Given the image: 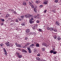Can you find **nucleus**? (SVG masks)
Segmentation results:
<instances>
[{
    "label": "nucleus",
    "instance_id": "nucleus-12",
    "mask_svg": "<svg viewBox=\"0 0 61 61\" xmlns=\"http://www.w3.org/2000/svg\"><path fill=\"white\" fill-rule=\"evenodd\" d=\"M19 58H21V57H22V55H18V56Z\"/></svg>",
    "mask_w": 61,
    "mask_h": 61
},
{
    "label": "nucleus",
    "instance_id": "nucleus-63",
    "mask_svg": "<svg viewBox=\"0 0 61 61\" xmlns=\"http://www.w3.org/2000/svg\"><path fill=\"white\" fill-rule=\"evenodd\" d=\"M25 46L26 47V46H27V45H25Z\"/></svg>",
    "mask_w": 61,
    "mask_h": 61
},
{
    "label": "nucleus",
    "instance_id": "nucleus-29",
    "mask_svg": "<svg viewBox=\"0 0 61 61\" xmlns=\"http://www.w3.org/2000/svg\"><path fill=\"white\" fill-rule=\"evenodd\" d=\"M31 6L32 8H34V6L33 5H31Z\"/></svg>",
    "mask_w": 61,
    "mask_h": 61
},
{
    "label": "nucleus",
    "instance_id": "nucleus-51",
    "mask_svg": "<svg viewBox=\"0 0 61 61\" xmlns=\"http://www.w3.org/2000/svg\"><path fill=\"white\" fill-rule=\"evenodd\" d=\"M14 14H16V12H15V11H14Z\"/></svg>",
    "mask_w": 61,
    "mask_h": 61
},
{
    "label": "nucleus",
    "instance_id": "nucleus-2",
    "mask_svg": "<svg viewBox=\"0 0 61 61\" xmlns=\"http://www.w3.org/2000/svg\"><path fill=\"white\" fill-rule=\"evenodd\" d=\"M56 25H57V26H60V23H59V22H58V21H56Z\"/></svg>",
    "mask_w": 61,
    "mask_h": 61
},
{
    "label": "nucleus",
    "instance_id": "nucleus-61",
    "mask_svg": "<svg viewBox=\"0 0 61 61\" xmlns=\"http://www.w3.org/2000/svg\"><path fill=\"white\" fill-rule=\"evenodd\" d=\"M15 45L17 46V45H18V44L17 43H15Z\"/></svg>",
    "mask_w": 61,
    "mask_h": 61
},
{
    "label": "nucleus",
    "instance_id": "nucleus-53",
    "mask_svg": "<svg viewBox=\"0 0 61 61\" xmlns=\"http://www.w3.org/2000/svg\"><path fill=\"white\" fill-rule=\"evenodd\" d=\"M52 12H53V13H55V12H56V11H55V10H53L52 11Z\"/></svg>",
    "mask_w": 61,
    "mask_h": 61
},
{
    "label": "nucleus",
    "instance_id": "nucleus-5",
    "mask_svg": "<svg viewBox=\"0 0 61 61\" xmlns=\"http://www.w3.org/2000/svg\"><path fill=\"white\" fill-rule=\"evenodd\" d=\"M10 42H8L6 43V45L7 46H9L10 45H9Z\"/></svg>",
    "mask_w": 61,
    "mask_h": 61
},
{
    "label": "nucleus",
    "instance_id": "nucleus-50",
    "mask_svg": "<svg viewBox=\"0 0 61 61\" xmlns=\"http://www.w3.org/2000/svg\"><path fill=\"white\" fill-rule=\"evenodd\" d=\"M19 21H21V20H22V19H21L20 18H19Z\"/></svg>",
    "mask_w": 61,
    "mask_h": 61
},
{
    "label": "nucleus",
    "instance_id": "nucleus-47",
    "mask_svg": "<svg viewBox=\"0 0 61 61\" xmlns=\"http://www.w3.org/2000/svg\"><path fill=\"white\" fill-rule=\"evenodd\" d=\"M33 16L32 15H30V17H31V18H32L33 17Z\"/></svg>",
    "mask_w": 61,
    "mask_h": 61
},
{
    "label": "nucleus",
    "instance_id": "nucleus-43",
    "mask_svg": "<svg viewBox=\"0 0 61 61\" xmlns=\"http://www.w3.org/2000/svg\"><path fill=\"white\" fill-rule=\"evenodd\" d=\"M27 49L28 50H29H29H31V49H30V48H27Z\"/></svg>",
    "mask_w": 61,
    "mask_h": 61
},
{
    "label": "nucleus",
    "instance_id": "nucleus-37",
    "mask_svg": "<svg viewBox=\"0 0 61 61\" xmlns=\"http://www.w3.org/2000/svg\"><path fill=\"white\" fill-rule=\"evenodd\" d=\"M47 30H49L50 29V28L49 27H47Z\"/></svg>",
    "mask_w": 61,
    "mask_h": 61
},
{
    "label": "nucleus",
    "instance_id": "nucleus-18",
    "mask_svg": "<svg viewBox=\"0 0 61 61\" xmlns=\"http://www.w3.org/2000/svg\"><path fill=\"white\" fill-rule=\"evenodd\" d=\"M57 39L59 41V40H61V38H60L59 37H57Z\"/></svg>",
    "mask_w": 61,
    "mask_h": 61
},
{
    "label": "nucleus",
    "instance_id": "nucleus-56",
    "mask_svg": "<svg viewBox=\"0 0 61 61\" xmlns=\"http://www.w3.org/2000/svg\"><path fill=\"white\" fill-rule=\"evenodd\" d=\"M23 48H26V46H24V47H23Z\"/></svg>",
    "mask_w": 61,
    "mask_h": 61
},
{
    "label": "nucleus",
    "instance_id": "nucleus-58",
    "mask_svg": "<svg viewBox=\"0 0 61 61\" xmlns=\"http://www.w3.org/2000/svg\"><path fill=\"white\" fill-rule=\"evenodd\" d=\"M4 25V23H1V25Z\"/></svg>",
    "mask_w": 61,
    "mask_h": 61
},
{
    "label": "nucleus",
    "instance_id": "nucleus-35",
    "mask_svg": "<svg viewBox=\"0 0 61 61\" xmlns=\"http://www.w3.org/2000/svg\"><path fill=\"white\" fill-rule=\"evenodd\" d=\"M32 28H33V29L35 30V29H36V27H35L34 26V27H33Z\"/></svg>",
    "mask_w": 61,
    "mask_h": 61
},
{
    "label": "nucleus",
    "instance_id": "nucleus-28",
    "mask_svg": "<svg viewBox=\"0 0 61 61\" xmlns=\"http://www.w3.org/2000/svg\"><path fill=\"white\" fill-rule=\"evenodd\" d=\"M15 22H17V23H18V22H19V21H18V20L17 19H16L15 20Z\"/></svg>",
    "mask_w": 61,
    "mask_h": 61
},
{
    "label": "nucleus",
    "instance_id": "nucleus-44",
    "mask_svg": "<svg viewBox=\"0 0 61 61\" xmlns=\"http://www.w3.org/2000/svg\"><path fill=\"white\" fill-rule=\"evenodd\" d=\"M36 22L37 23H39V20H37V21H36Z\"/></svg>",
    "mask_w": 61,
    "mask_h": 61
},
{
    "label": "nucleus",
    "instance_id": "nucleus-15",
    "mask_svg": "<svg viewBox=\"0 0 61 61\" xmlns=\"http://www.w3.org/2000/svg\"><path fill=\"white\" fill-rule=\"evenodd\" d=\"M21 25L22 26H25V23H22L21 24Z\"/></svg>",
    "mask_w": 61,
    "mask_h": 61
},
{
    "label": "nucleus",
    "instance_id": "nucleus-32",
    "mask_svg": "<svg viewBox=\"0 0 61 61\" xmlns=\"http://www.w3.org/2000/svg\"><path fill=\"white\" fill-rule=\"evenodd\" d=\"M1 20L2 22H4V21H5V20L4 19H1Z\"/></svg>",
    "mask_w": 61,
    "mask_h": 61
},
{
    "label": "nucleus",
    "instance_id": "nucleus-24",
    "mask_svg": "<svg viewBox=\"0 0 61 61\" xmlns=\"http://www.w3.org/2000/svg\"><path fill=\"white\" fill-rule=\"evenodd\" d=\"M9 15H10L9 14H7L6 15V16L7 17H8L9 16Z\"/></svg>",
    "mask_w": 61,
    "mask_h": 61
},
{
    "label": "nucleus",
    "instance_id": "nucleus-1",
    "mask_svg": "<svg viewBox=\"0 0 61 61\" xmlns=\"http://www.w3.org/2000/svg\"><path fill=\"white\" fill-rule=\"evenodd\" d=\"M24 16L26 18H29L30 17V14L29 13L27 14L26 15H24Z\"/></svg>",
    "mask_w": 61,
    "mask_h": 61
},
{
    "label": "nucleus",
    "instance_id": "nucleus-60",
    "mask_svg": "<svg viewBox=\"0 0 61 61\" xmlns=\"http://www.w3.org/2000/svg\"><path fill=\"white\" fill-rule=\"evenodd\" d=\"M37 19H39V16H37Z\"/></svg>",
    "mask_w": 61,
    "mask_h": 61
},
{
    "label": "nucleus",
    "instance_id": "nucleus-36",
    "mask_svg": "<svg viewBox=\"0 0 61 61\" xmlns=\"http://www.w3.org/2000/svg\"><path fill=\"white\" fill-rule=\"evenodd\" d=\"M47 11V10H46L44 11V13H46V12Z\"/></svg>",
    "mask_w": 61,
    "mask_h": 61
},
{
    "label": "nucleus",
    "instance_id": "nucleus-14",
    "mask_svg": "<svg viewBox=\"0 0 61 61\" xmlns=\"http://www.w3.org/2000/svg\"><path fill=\"white\" fill-rule=\"evenodd\" d=\"M54 52V51L53 50H51L50 51V53L51 54H52V53H53Z\"/></svg>",
    "mask_w": 61,
    "mask_h": 61
},
{
    "label": "nucleus",
    "instance_id": "nucleus-22",
    "mask_svg": "<svg viewBox=\"0 0 61 61\" xmlns=\"http://www.w3.org/2000/svg\"><path fill=\"white\" fill-rule=\"evenodd\" d=\"M3 50H4V52H5V53H6V50L5 48H3Z\"/></svg>",
    "mask_w": 61,
    "mask_h": 61
},
{
    "label": "nucleus",
    "instance_id": "nucleus-52",
    "mask_svg": "<svg viewBox=\"0 0 61 61\" xmlns=\"http://www.w3.org/2000/svg\"><path fill=\"white\" fill-rule=\"evenodd\" d=\"M52 50H53V51H55V49L53 48H52Z\"/></svg>",
    "mask_w": 61,
    "mask_h": 61
},
{
    "label": "nucleus",
    "instance_id": "nucleus-26",
    "mask_svg": "<svg viewBox=\"0 0 61 61\" xmlns=\"http://www.w3.org/2000/svg\"><path fill=\"white\" fill-rule=\"evenodd\" d=\"M57 53V51H53V54H56Z\"/></svg>",
    "mask_w": 61,
    "mask_h": 61
},
{
    "label": "nucleus",
    "instance_id": "nucleus-55",
    "mask_svg": "<svg viewBox=\"0 0 61 61\" xmlns=\"http://www.w3.org/2000/svg\"><path fill=\"white\" fill-rule=\"evenodd\" d=\"M36 16H37H37H39V14H37L36 15Z\"/></svg>",
    "mask_w": 61,
    "mask_h": 61
},
{
    "label": "nucleus",
    "instance_id": "nucleus-13",
    "mask_svg": "<svg viewBox=\"0 0 61 61\" xmlns=\"http://www.w3.org/2000/svg\"><path fill=\"white\" fill-rule=\"evenodd\" d=\"M40 45L38 43H37L36 44V47H39Z\"/></svg>",
    "mask_w": 61,
    "mask_h": 61
},
{
    "label": "nucleus",
    "instance_id": "nucleus-9",
    "mask_svg": "<svg viewBox=\"0 0 61 61\" xmlns=\"http://www.w3.org/2000/svg\"><path fill=\"white\" fill-rule=\"evenodd\" d=\"M35 2L36 4H39V3H40V1L39 0H36Z\"/></svg>",
    "mask_w": 61,
    "mask_h": 61
},
{
    "label": "nucleus",
    "instance_id": "nucleus-54",
    "mask_svg": "<svg viewBox=\"0 0 61 61\" xmlns=\"http://www.w3.org/2000/svg\"><path fill=\"white\" fill-rule=\"evenodd\" d=\"M30 20H34V18H32Z\"/></svg>",
    "mask_w": 61,
    "mask_h": 61
},
{
    "label": "nucleus",
    "instance_id": "nucleus-17",
    "mask_svg": "<svg viewBox=\"0 0 61 61\" xmlns=\"http://www.w3.org/2000/svg\"><path fill=\"white\" fill-rule=\"evenodd\" d=\"M36 59L37 60H38V61H40V59L39 57H37L36 58Z\"/></svg>",
    "mask_w": 61,
    "mask_h": 61
},
{
    "label": "nucleus",
    "instance_id": "nucleus-31",
    "mask_svg": "<svg viewBox=\"0 0 61 61\" xmlns=\"http://www.w3.org/2000/svg\"><path fill=\"white\" fill-rule=\"evenodd\" d=\"M0 46H4V44L1 43L0 44Z\"/></svg>",
    "mask_w": 61,
    "mask_h": 61
},
{
    "label": "nucleus",
    "instance_id": "nucleus-48",
    "mask_svg": "<svg viewBox=\"0 0 61 61\" xmlns=\"http://www.w3.org/2000/svg\"><path fill=\"white\" fill-rule=\"evenodd\" d=\"M17 49H18L19 50H21V48H17Z\"/></svg>",
    "mask_w": 61,
    "mask_h": 61
},
{
    "label": "nucleus",
    "instance_id": "nucleus-23",
    "mask_svg": "<svg viewBox=\"0 0 61 61\" xmlns=\"http://www.w3.org/2000/svg\"><path fill=\"white\" fill-rule=\"evenodd\" d=\"M42 50L43 51H45V48H42Z\"/></svg>",
    "mask_w": 61,
    "mask_h": 61
},
{
    "label": "nucleus",
    "instance_id": "nucleus-33",
    "mask_svg": "<svg viewBox=\"0 0 61 61\" xmlns=\"http://www.w3.org/2000/svg\"><path fill=\"white\" fill-rule=\"evenodd\" d=\"M37 56H40V53H38L37 54Z\"/></svg>",
    "mask_w": 61,
    "mask_h": 61
},
{
    "label": "nucleus",
    "instance_id": "nucleus-34",
    "mask_svg": "<svg viewBox=\"0 0 61 61\" xmlns=\"http://www.w3.org/2000/svg\"><path fill=\"white\" fill-rule=\"evenodd\" d=\"M16 54L18 56H19V54H20L19 53L17 52L16 53Z\"/></svg>",
    "mask_w": 61,
    "mask_h": 61
},
{
    "label": "nucleus",
    "instance_id": "nucleus-59",
    "mask_svg": "<svg viewBox=\"0 0 61 61\" xmlns=\"http://www.w3.org/2000/svg\"><path fill=\"white\" fill-rule=\"evenodd\" d=\"M36 17H37V16H34V17H35V18H36Z\"/></svg>",
    "mask_w": 61,
    "mask_h": 61
},
{
    "label": "nucleus",
    "instance_id": "nucleus-7",
    "mask_svg": "<svg viewBox=\"0 0 61 61\" xmlns=\"http://www.w3.org/2000/svg\"><path fill=\"white\" fill-rule=\"evenodd\" d=\"M22 52H24V53H27V51L25 49H22Z\"/></svg>",
    "mask_w": 61,
    "mask_h": 61
},
{
    "label": "nucleus",
    "instance_id": "nucleus-10",
    "mask_svg": "<svg viewBox=\"0 0 61 61\" xmlns=\"http://www.w3.org/2000/svg\"><path fill=\"white\" fill-rule=\"evenodd\" d=\"M20 17L22 18V20H24V15L21 16Z\"/></svg>",
    "mask_w": 61,
    "mask_h": 61
},
{
    "label": "nucleus",
    "instance_id": "nucleus-3",
    "mask_svg": "<svg viewBox=\"0 0 61 61\" xmlns=\"http://www.w3.org/2000/svg\"><path fill=\"white\" fill-rule=\"evenodd\" d=\"M42 46H47L46 44L45 43H42Z\"/></svg>",
    "mask_w": 61,
    "mask_h": 61
},
{
    "label": "nucleus",
    "instance_id": "nucleus-45",
    "mask_svg": "<svg viewBox=\"0 0 61 61\" xmlns=\"http://www.w3.org/2000/svg\"><path fill=\"white\" fill-rule=\"evenodd\" d=\"M54 31L55 32H57V30H56V29L54 30Z\"/></svg>",
    "mask_w": 61,
    "mask_h": 61
},
{
    "label": "nucleus",
    "instance_id": "nucleus-30",
    "mask_svg": "<svg viewBox=\"0 0 61 61\" xmlns=\"http://www.w3.org/2000/svg\"><path fill=\"white\" fill-rule=\"evenodd\" d=\"M28 35H30H30H33V33L31 32H29V34H28Z\"/></svg>",
    "mask_w": 61,
    "mask_h": 61
},
{
    "label": "nucleus",
    "instance_id": "nucleus-40",
    "mask_svg": "<svg viewBox=\"0 0 61 61\" xmlns=\"http://www.w3.org/2000/svg\"><path fill=\"white\" fill-rule=\"evenodd\" d=\"M55 3H57V2H58V0H55Z\"/></svg>",
    "mask_w": 61,
    "mask_h": 61
},
{
    "label": "nucleus",
    "instance_id": "nucleus-16",
    "mask_svg": "<svg viewBox=\"0 0 61 61\" xmlns=\"http://www.w3.org/2000/svg\"><path fill=\"white\" fill-rule=\"evenodd\" d=\"M33 51L34 53H35V52H36V48H34V49L33 50Z\"/></svg>",
    "mask_w": 61,
    "mask_h": 61
},
{
    "label": "nucleus",
    "instance_id": "nucleus-38",
    "mask_svg": "<svg viewBox=\"0 0 61 61\" xmlns=\"http://www.w3.org/2000/svg\"><path fill=\"white\" fill-rule=\"evenodd\" d=\"M23 5H26V3L25 2L23 4Z\"/></svg>",
    "mask_w": 61,
    "mask_h": 61
},
{
    "label": "nucleus",
    "instance_id": "nucleus-64",
    "mask_svg": "<svg viewBox=\"0 0 61 61\" xmlns=\"http://www.w3.org/2000/svg\"><path fill=\"white\" fill-rule=\"evenodd\" d=\"M18 61H20V59H19L18 60Z\"/></svg>",
    "mask_w": 61,
    "mask_h": 61
},
{
    "label": "nucleus",
    "instance_id": "nucleus-11",
    "mask_svg": "<svg viewBox=\"0 0 61 61\" xmlns=\"http://www.w3.org/2000/svg\"><path fill=\"white\" fill-rule=\"evenodd\" d=\"M38 30L39 32H42V31H43L42 29H39Z\"/></svg>",
    "mask_w": 61,
    "mask_h": 61
},
{
    "label": "nucleus",
    "instance_id": "nucleus-39",
    "mask_svg": "<svg viewBox=\"0 0 61 61\" xmlns=\"http://www.w3.org/2000/svg\"><path fill=\"white\" fill-rule=\"evenodd\" d=\"M29 5H32V3H31V2H29Z\"/></svg>",
    "mask_w": 61,
    "mask_h": 61
},
{
    "label": "nucleus",
    "instance_id": "nucleus-62",
    "mask_svg": "<svg viewBox=\"0 0 61 61\" xmlns=\"http://www.w3.org/2000/svg\"><path fill=\"white\" fill-rule=\"evenodd\" d=\"M11 10L10 9H9V11H11Z\"/></svg>",
    "mask_w": 61,
    "mask_h": 61
},
{
    "label": "nucleus",
    "instance_id": "nucleus-4",
    "mask_svg": "<svg viewBox=\"0 0 61 61\" xmlns=\"http://www.w3.org/2000/svg\"><path fill=\"white\" fill-rule=\"evenodd\" d=\"M26 32L27 34H28L30 32V30L29 29H27L26 30Z\"/></svg>",
    "mask_w": 61,
    "mask_h": 61
},
{
    "label": "nucleus",
    "instance_id": "nucleus-6",
    "mask_svg": "<svg viewBox=\"0 0 61 61\" xmlns=\"http://www.w3.org/2000/svg\"><path fill=\"white\" fill-rule=\"evenodd\" d=\"M47 3H48L47 1H45L43 2V4L44 5H47Z\"/></svg>",
    "mask_w": 61,
    "mask_h": 61
},
{
    "label": "nucleus",
    "instance_id": "nucleus-8",
    "mask_svg": "<svg viewBox=\"0 0 61 61\" xmlns=\"http://www.w3.org/2000/svg\"><path fill=\"white\" fill-rule=\"evenodd\" d=\"M29 22L31 24H32L33 23H34V21H32L31 20V19H30L29 20Z\"/></svg>",
    "mask_w": 61,
    "mask_h": 61
},
{
    "label": "nucleus",
    "instance_id": "nucleus-19",
    "mask_svg": "<svg viewBox=\"0 0 61 61\" xmlns=\"http://www.w3.org/2000/svg\"><path fill=\"white\" fill-rule=\"evenodd\" d=\"M34 11H35L36 13V8H35L34 9Z\"/></svg>",
    "mask_w": 61,
    "mask_h": 61
},
{
    "label": "nucleus",
    "instance_id": "nucleus-49",
    "mask_svg": "<svg viewBox=\"0 0 61 61\" xmlns=\"http://www.w3.org/2000/svg\"><path fill=\"white\" fill-rule=\"evenodd\" d=\"M30 44L29 43H27L26 45L27 46H28V45H29Z\"/></svg>",
    "mask_w": 61,
    "mask_h": 61
},
{
    "label": "nucleus",
    "instance_id": "nucleus-46",
    "mask_svg": "<svg viewBox=\"0 0 61 61\" xmlns=\"http://www.w3.org/2000/svg\"><path fill=\"white\" fill-rule=\"evenodd\" d=\"M54 39H56L57 38V37L56 36H55L54 37Z\"/></svg>",
    "mask_w": 61,
    "mask_h": 61
},
{
    "label": "nucleus",
    "instance_id": "nucleus-27",
    "mask_svg": "<svg viewBox=\"0 0 61 61\" xmlns=\"http://www.w3.org/2000/svg\"><path fill=\"white\" fill-rule=\"evenodd\" d=\"M35 46V45L33 44H31V45H30V46Z\"/></svg>",
    "mask_w": 61,
    "mask_h": 61
},
{
    "label": "nucleus",
    "instance_id": "nucleus-21",
    "mask_svg": "<svg viewBox=\"0 0 61 61\" xmlns=\"http://www.w3.org/2000/svg\"><path fill=\"white\" fill-rule=\"evenodd\" d=\"M50 30L51 31H53V30H54V28H50Z\"/></svg>",
    "mask_w": 61,
    "mask_h": 61
},
{
    "label": "nucleus",
    "instance_id": "nucleus-41",
    "mask_svg": "<svg viewBox=\"0 0 61 61\" xmlns=\"http://www.w3.org/2000/svg\"><path fill=\"white\" fill-rule=\"evenodd\" d=\"M43 6V5H41L40 6V7H42Z\"/></svg>",
    "mask_w": 61,
    "mask_h": 61
},
{
    "label": "nucleus",
    "instance_id": "nucleus-25",
    "mask_svg": "<svg viewBox=\"0 0 61 61\" xmlns=\"http://www.w3.org/2000/svg\"><path fill=\"white\" fill-rule=\"evenodd\" d=\"M17 46V47H20L21 46L20 44H18Z\"/></svg>",
    "mask_w": 61,
    "mask_h": 61
},
{
    "label": "nucleus",
    "instance_id": "nucleus-20",
    "mask_svg": "<svg viewBox=\"0 0 61 61\" xmlns=\"http://www.w3.org/2000/svg\"><path fill=\"white\" fill-rule=\"evenodd\" d=\"M37 24H35L34 27H36V28H37Z\"/></svg>",
    "mask_w": 61,
    "mask_h": 61
},
{
    "label": "nucleus",
    "instance_id": "nucleus-42",
    "mask_svg": "<svg viewBox=\"0 0 61 61\" xmlns=\"http://www.w3.org/2000/svg\"><path fill=\"white\" fill-rule=\"evenodd\" d=\"M28 52L29 53H31V50H29L28 51Z\"/></svg>",
    "mask_w": 61,
    "mask_h": 61
},
{
    "label": "nucleus",
    "instance_id": "nucleus-57",
    "mask_svg": "<svg viewBox=\"0 0 61 61\" xmlns=\"http://www.w3.org/2000/svg\"><path fill=\"white\" fill-rule=\"evenodd\" d=\"M27 38H28L27 37H25V40H27Z\"/></svg>",
    "mask_w": 61,
    "mask_h": 61
}]
</instances>
